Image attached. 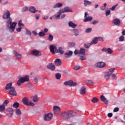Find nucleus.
<instances>
[{
    "instance_id": "obj_1",
    "label": "nucleus",
    "mask_w": 125,
    "mask_h": 125,
    "mask_svg": "<svg viewBox=\"0 0 125 125\" xmlns=\"http://www.w3.org/2000/svg\"><path fill=\"white\" fill-rule=\"evenodd\" d=\"M2 17L3 19H8L6 21V29L8 30L10 33H13L14 30H15V27H16L17 23L15 22H12V19L10 18V12H9V11L5 12Z\"/></svg>"
},
{
    "instance_id": "obj_2",
    "label": "nucleus",
    "mask_w": 125,
    "mask_h": 125,
    "mask_svg": "<svg viewBox=\"0 0 125 125\" xmlns=\"http://www.w3.org/2000/svg\"><path fill=\"white\" fill-rule=\"evenodd\" d=\"M5 89L8 91L9 94H10V95L12 96H16L17 95V93L16 92V90H15V87L12 86V83H7Z\"/></svg>"
},
{
    "instance_id": "obj_3",
    "label": "nucleus",
    "mask_w": 125,
    "mask_h": 125,
    "mask_svg": "<svg viewBox=\"0 0 125 125\" xmlns=\"http://www.w3.org/2000/svg\"><path fill=\"white\" fill-rule=\"evenodd\" d=\"M77 113L72 110H68L63 112L62 114V117L63 120H69L71 119L72 117L76 116Z\"/></svg>"
},
{
    "instance_id": "obj_4",
    "label": "nucleus",
    "mask_w": 125,
    "mask_h": 125,
    "mask_svg": "<svg viewBox=\"0 0 125 125\" xmlns=\"http://www.w3.org/2000/svg\"><path fill=\"white\" fill-rule=\"evenodd\" d=\"M114 71H115V68H110L108 69L106 72L105 73L104 75V79L106 81H108V80L110 79V77L114 73Z\"/></svg>"
},
{
    "instance_id": "obj_5",
    "label": "nucleus",
    "mask_w": 125,
    "mask_h": 125,
    "mask_svg": "<svg viewBox=\"0 0 125 125\" xmlns=\"http://www.w3.org/2000/svg\"><path fill=\"white\" fill-rule=\"evenodd\" d=\"M29 81H30V80L29 79V76H28L21 78L17 82V85L19 86H20V85H21V83H23L25 82H29Z\"/></svg>"
},
{
    "instance_id": "obj_6",
    "label": "nucleus",
    "mask_w": 125,
    "mask_h": 125,
    "mask_svg": "<svg viewBox=\"0 0 125 125\" xmlns=\"http://www.w3.org/2000/svg\"><path fill=\"white\" fill-rule=\"evenodd\" d=\"M52 117H53V114L51 113L45 114L43 115V120L45 122H49L52 119Z\"/></svg>"
},
{
    "instance_id": "obj_7",
    "label": "nucleus",
    "mask_w": 125,
    "mask_h": 125,
    "mask_svg": "<svg viewBox=\"0 0 125 125\" xmlns=\"http://www.w3.org/2000/svg\"><path fill=\"white\" fill-rule=\"evenodd\" d=\"M22 102L24 105H27L28 106H29V105L30 106H34L35 105V104L32 103V102H30L29 99L27 98H24L22 99Z\"/></svg>"
},
{
    "instance_id": "obj_8",
    "label": "nucleus",
    "mask_w": 125,
    "mask_h": 125,
    "mask_svg": "<svg viewBox=\"0 0 125 125\" xmlns=\"http://www.w3.org/2000/svg\"><path fill=\"white\" fill-rule=\"evenodd\" d=\"M31 55H33V56L39 57V56H41L42 55V53L36 49H34L31 51Z\"/></svg>"
},
{
    "instance_id": "obj_9",
    "label": "nucleus",
    "mask_w": 125,
    "mask_h": 125,
    "mask_svg": "<svg viewBox=\"0 0 125 125\" xmlns=\"http://www.w3.org/2000/svg\"><path fill=\"white\" fill-rule=\"evenodd\" d=\"M50 51L52 54H55V52H58V49L53 45H50Z\"/></svg>"
},
{
    "instance_id": "obj_10",
    "label": "nucleus",
    "mask_w": 125,
    "mask_h": 125,
    "mask_svg": "<svg viewBox=\"0 0 125 125\" xmlns=\"http://www.w3.org/2000/svg\"><path fill=\"white\" fill-rule=\"evenodd\" d=\"M7 113L6 115L8 116V117H9L10 118L12 117V115H13V109L11 108H8L6 109Z\"/></svg>"
},
{
    "instance_id": "obj_11",
    "label": "nucleus",
    "mask_w": 125,
    "mask_h": 125,
    "mask_svg": "<svg viewBox=\"0 0 125 125\" xmlns=\"http://www.w3.org/2000/svg\"><path fill=\"white\" fill-rule=\"evenodd\" d=\"M47 68L48 69V70L54 71V70H55V65L52 63H50L47 65Z\"/></svg>"
},
{
    "instance_id": "obj_12",
    "label": "nucleus",
    "mask_w": 125,
    "mask_h": 125,
    "mask_svg": "<svg viewBox=\"0 0 125 125\" xmlns=\"http://www.w3.org/2000/svg\"><path fill=\"white\" fill-rule=\"evenodd\" d=\"M73 55V52L72 51H69L68 52H66L64 54V56L65 58H70V57H72V56Z\"/></svg>"
},
{
    "instance_id": "obj_13",
    "label": "nucleus",
    "mask_w": 125,
    "mask_h": 125,
    "mask_svg": "<svg viewBox=\"0 0 125 125\" xmlns=\"http://www.w3.org/2000/svg\"><path fill=\"white\" fill-rule=\"evenodd\" d=\"M62 13H65V12H73V10L70 9L69 7H65L62 9Z\"/></svg>"
},
{
    "instance_id": "obj_14",
    "label": "nucleus",
    "mask_w": 125,
    "mask_h": 125,
    "mask_svg": "<svg viewBox=\"0 0 125 125\" xmlns=\"http://www.w3.org/2000/svg\"><path fill=\"white\" fill-rule=\"evenodd\" d=\"M60 107L57 106H54V112L56 115H59L60 114V111H61Z\"/></svg>"
},
{
    "instance_id": "obj_15",
    "label": "nucleus",
    "mask_w": 125,
    "mask_h": 125,
    "mask_svg": "<svg viewBox=\"0 0 125 125\" xmlns=\"http://www.w3.org/2000/svg\"><path fill=\"white\" fill-rule=\"evenodd\" d=\"M106 66V63L103 62H99L96 63V66L98 68H104Z\"/></svg>"
},
{
    "instance_id": "obj_16",
    "label": "nucleus",
    "mask_w": 125,
    "mask_h": 125,
    "mask_svg": "<svg viewBox=\"0 0 125 125\" xmlns=\"http://www.w3.org/2000/svg\"><path fill=\"white\" fill-rule=\"evenodd\" d=\"M14 54L17 59H22V55L20 54L18 52L16 51H14Z\"/></svg>"
},
{
    "instance_id": "obj_17",
    "label": "nucleus",
    "mask_w": 125,
    "mask_h": 125,
    "mask_svg": "<svg viewBox=\"0 0 125 125\" xmlns=\"http://www.w3.org/2000/svg\"><path fill=\"white\" fill-rule=\"evenodd\" d=\"M86 88L84 86H82L80 90V93L82 95H83V94H85L86 91Z\"/></svg>"
},
{
    "instance_id": "obj_18",
    "label": "nucleus",
    "mask_w": 125,
    "mask_h": 125,
    "mask_svg": "<svg viewBox=\"0 0 125 125\" xmlns=\"http://www.w3.org/2000/svg\"><path fill=\"white\" fill-rule=\"evenodd\" d=\"M54 63L56 65V66H60L61 64H62V62L61 61V60L60 59H57L54 61Z\"/></svg>"
},
{
    "instance_id": "obj_19",
    "label": "nucleus",
    "mask_w": 125,
    "mask_h": 125,
    "mask_svg": "<svg viewBox=\"0 0 125 125\" xmlns=\"http://www.w3.org/2000/svg\"><path fill=\"white\" fill-rule=\"evenodd\" d=\"M113 23L116 26H120L121 25V21L119 19H115L113 20Z\"/></svg>"
},
{
    "instance_id": "obj_20",
    "label": "nucleus",
    "mask_w": 125,
    "mask_h": 125,
    "mask_svg": "<svg viewBox=\"0 0 125 125\" xmlns=\"http://www.w3.org/2000/svg\"><path fill=\"white\" fill-rule=\"evenodd\" d=\"M101 100L103 101L105 104H108V100L103 95L101 96Z\"/></svg>"
},
{
    "instance_id": "obj_21",
    "label": "nucleus",
    "mask_w": 125,
    "mask_h": 125,
    "mask_svg": "<svg viewBox=\"0 0 125 125\" xmlns=\"http://www.w3.org/2000/svg\"><path fill=\"white\" fill-rule=\"evenodd\" d=\"M68 25L69 27H71V28H73V29H75V28H76V27H77V26H78L77 24H75L72 21H70L68 22Z\"/></svg>"
},
{
    "instance_id": "obj_22",
    "label": "nucleus",
    "mask_w": 125,
    "mask_h": 125,
    "mask_svg": "<svg viewBox=\"0 0 125 125\" xmlns=\"http://www.w3.org/2000/svg\"><path fill=\"white\" fill-rule=\"evenodd\" d=\"M84 83L86 85H90L91 84H93L94 82L92 80H87L84 81Z\"/></svg>"
},
{
    "instance_id": "obj_23",
    "label": "nucleus",
    "mask_w": 125,
    "mask_h": 125,
    "mask_svg": "<svg viewBox=\"0 0 125 125\" xmlns=\"http://www.w3.org/2000/svg\"><path fill=\"white\" fill-rule=\"evenodd\" d=\"M31 13H36L38 10H36V8L34 6H31L29 7V9H28Z\"/></svg>"
},
{
    "instance_id": "obj_24",
    "label": "nucleus",
    "mask_w": 125,
    "mask_h": 125,
    "mask_svg": "<svg viewBox=\"0 0 125 125\" xmlns=\"http://www.w3.org/2000/svg\"><path fill=\"white\" fill-rule=\"evenodd\" d=\"M98 42V38H97V37H95L90 42V44H91L92 45V44H97Z\"/></svg>"
},
{
    "instance_id": "obj_25",
    "label": "nucleus",
    "mask_w": 125,
    "mask_h": 125,
    "mask_svg": "<svg viewBox=\"0 0 125 125\" xmlns=\"http://www.w3.org/2000/svg\"><path fill=\"white\" fill-rule=\"evenodd\" d=\"M63 6V4L61 3H57V4L53 5V8H60Z\"/></svg>"
},
{
    "instance_id": "obj_26",
    "label": "nucleus",
    "mask_w": 125,
    "mask_h": 125,
    "mask_svg": "<svg viewBox=\"0 0 125 125\" xmlns=\"http://www.w3.org/2000/svg\"><path fill=\"white\" fill-rule=\"evenodd\" d=\"M93 18L91 16L85 18L83 20V22H91L92 21Z\"/></svg>"
},
{
    "instance_id": "obj_27",
    "label": "nucleus",
    "mask_w": 125,
    "mask_h": 125,
    "mask_svg": "<svg viewBox=\"0 0 125 125\" xmlns=\"http://www.w3.org/2000/svg\"><path fill=\"white\" fill-rule=\"evenodd\" d=\"M72 83H73V81L72 80L66 81L63 83V84H64V85H70V86H72Z\"/></svg>"
},
{
    "instance_id": "obj_28",
    "label": "nucleus",
    "mask_w": 125,
    "mask_h": 125,
    "mask_svg": "<svg viewBox=\"0 0 125 125\" xmlns=\"http://www.w3.org/2000/svg\"><path fill=\"white\" fill-rule=\"evenodd\" d=\"M79 54L81 55H85V49L81 48L79 51Z\"/></svg>"
},
{
    "instance_id": "obj_29",
    "label": "nucleus",
    "mask_w": 125,
    "mask_h": 125,
    "mask_svg": "<svg viewBox=\"0 0 125 125\" xmlns=\"http://www.w3.org/2000/svg\"><path fill=\"white\" fill-rule=\"evenodd\" d=\"M83 2L84 6H87V5H89L92 3L91 1L87 0H84Z\"/></svg>"
},
{
    "instance_id": "obj_30",
    "label": "nucleus",
    "mask_w": 125,
    "mask_h": 125,
    "mask_svg": "<svg viewBox=\"0 0 125 125\" xmlns=\"http://www.w3.org/2000/svg\"><path fill=\"white\" fill-rule=\"evenodd\" d=\"M5 111V106L0 104V113H3Z\"/></svg>"
},
{
    "instance_id": "obj_31",
    "label": "nucleus",
    "mask_w": 125,
    "mask_h": 125,
    "mask_svg": "<svg viewBox=\"0 0 125 125\" xmlns=\"http://www.w3.org/2000/svg\"><path fill=\"white\" fill-rule=\"evenodd\" d=\"M56 53H60V54H64V51L62 47H59L58 49V52H56Z\"/></svg>"
},
{
    "instance_id": "obj_32",
    "label": "nucleus",
    "mask_w": 125,
    "mask_h": 125,
    "mask_svg": "<svg viewBox=\"0 0 125 125\" xmlns=\"http://www.w3.org/2000/svg\"><path fill=\"white\" fill-rule=\"evenodd\" d=\"M33 102H38V101H39V97H38V95H35L33 96Z\"/></svg>"
},
{
    "instance_id": "obj_33",
    "label": "nucleus",
    "mask_w": 125,
    "mask_h": 125,
    "mask_svg": "<svg viewBox=\"0 0 125 125\" xmlns=\"http://www.w3.org/2000/svg\"><path fill=\"white\" fill-rule=\"evenodd\" d=\"M40 76H37L34 77V82L36 83L39 82V80H40Z\"/></svg>"
},
{
    "instance_id": "obj_34",
    "label": "nucleus",
    "mask_w": 125,
    "mask_h": 125,
    "mask_svg": "<svg viewBox=\"0 0 125 125\" xmlns=\"http://www.w3.org/2000/svg\"><path fill=\"white\" fill-rule=\"evenodd\" d=\"M16 114L17 116H21V110L20 109H16Z\"/></svg>"
},
{
    "instance_id": "obj_35",
    "label": "nucleus",
    "mask_w": 125,
    "mask_h": 125,
    "mask_svg": "<svg viewBox=\"0 0 125 125\" xmlns=\"http://www.w3.org/2000/svg\"><path fill=\"white\" fill-rule=\"evenodd\" d=\"M55 77L57 80H60L61 79V74L56 73L55 74Z\"/></svg>"
},
{
    "instance_id": "obj_36",
    "label": "nucleus",
    "mask_w": 125,
    "mask_h": 125,
    "mask_svg": "<svg viewBox=\"0 0 125 125\" xmlns=\"http://www.w3.org/2000/svg\"><path fill=\"white\" fill-rule=\"evenodd\" d=\"M25 30L26 35H27V36H30V37H31L32 36V32H31L30 30L27 29V28H25Z\"/></svg>"
},
{
    "instance_id": "obj_37",
    "label": "nucleus",
    "mask_w": 125,
    "mask_h": 125,
    "mask_svg": "<svg viewBox=\"0 0 125 125\" xmlns=\"http://www.w3.org/2000/svg\"><path fill=\"white\" fill-rule=\"evenodd\" d=\"M73 33L74 34V35L75 36L77 37V36L79 35V31H78V29H73Z\"/></svg>"
},
{
    "instance_id": "obj_38",
    "label": "nucleus",
    "mask_w": 125,
    "mask_h": 125,
    "mask_svg": "<svg viewBox=\"0 0 125 125\" xmlns=\"http://www.w3.org/2000/svg\"><path fill=\"white\" fill-rule=\"evenodd\" d=\"M99 100L97 98H96V97H94L92 99V100H91V101H92V102H93V103H96V102H98V101H99Z\"/></svg>"
},
{
    "instance_id": "obj_39",
    "label": "nucleus",
    "mask_w": 125,
    "mask_h": 125,
    "mask_svg": "<svg viewBox=\"0 0 125 125\" xmlns=\"http://www.w3.org/2000/svg\"><path fill=\"white\" fill-rule=\"evenodd\" d=\"M8 103H9V101L7 100H5V101L2 104V105L5 107V106H6L7 105V104H8Z\"/></svg>"
},
{
    "instance_id": "obj_40",
    "label": "nucleus",
    "mask_w": 125,
    "mask_h": 125,
    "mask_svg": "<svg viewBox=\"0 0 125 125\" xmlns=\"http://www.w3.org/2000/svg\"><path fill=\"white\" fill-rule=\"evenodd\" d=\"M20 104L19 103L16 102L15 103L13 104V107L14 108H18V107H19Z\"/></svg>"
},
{
    "instance_id": "obj_41",
    "label": "nucleus",
    "mask_w": 125,
    "mask_h": 125,
    "mask_svg": "<svg viewBox=\"0 0 125 125\" xmlns=\"http://www.w3.org/2000/svg\"><path fill=\"white\" fill-rule=\"evenodd\" d=\"M28 10H29V8L27 7H24L22 8L21 12H26V11H28Z\"/></svg>"
},
{
    "instance_id": "obj_42",
    "label": "nucleus",
    "mask_w": 125,
    "mask_h": 125,
    "mask_svg": "<svg viewBox=\"0 0 125 125\" xmlns=\"http://www.w3.org/2000/svg\"><path fill=\"white\" fill-rule=\"evenodd\" d=\"M48 41L49 42H52L53 41V36L51 34H49L48 36Z\"/></svg>"
},
{
    "instance_id": "obj_43",
    "label": "nucleus",
    "mask_w": 125,
    "mask_h": 125,
    "mask_svg": "<svg viewBox=\"0 0 125 125\" xmlns=\"http://www.w3.org/2000/svg\"><path fill=\"white\" fill-rule=\"evenodd\" d=\"M79 59L80 60H81V61H83V60H85L86 59V57H85L84 55L80 56Z\"/></svg>"
},
{
    "instance_id": "obj_44",
    "label": "nucleus",
    "mask_w": 125,
    "mask_h": 125,
    "mask_svg": "<svg viewBox=\"0 0 125 125\" xmlns=\"http://www.w3.org/2000/svg\"><path fill=\"white\" fill-rule=\"evenodd\" d=\"M39 37H44L45 36V33L43 32H40L38 34Z\"/></svg>"
},
{
    "instance_id": "obj_45",
    "label": "nucleus",
    "mask_w": 125,
    "mask_h": 125,
    "mask_svg": "<svg viewBox=\"0 0 125 125\" xmlns=\"http://www.w3.org/2000/svg\"><path fill=\"white\" fill-rule=\"evenodd\" d=\"M118 4L114 5L113 6H112L111 8H110V10L114 11V10L116 9V8L118 6Z\"/></svg>"
},
{
    "instance_id": "obj_46",
    "label": "nucleus",
    "mask_w": 125,
    "mask_h": 125,
    "mask_svg": "<svg viewBox=\"0 0 125 125\" xmlns=\"http://www.w3.org/2000/svg\"><path fill=\"white\" fill-rule=\"evenodd\" d=\"M91 31H92V28H88L85 30V33H90Z\"/></svg>"
},
{
    "instance_id": "obj_47",
    "label": "nucleus",
    "mask_w": 125,
    "mask_h": 125,
    "mask_svg": "<svg viewBox=\"0 0 125 125\" xmlns=\"http://www.w3.org/2000/svg\"><path fill=\"white\" fill-rule=\"evenodd\" d=\"M53 19L58 20V19H60V17H59L58 15H55L53 16Z\"/></svg>"
},
{
    "instance_id": "obj_48",
    "label": "nucleus",
    "mask_w": 125,
    "mask_h": 125,
    "mask_svg": "<svg viewBox=\"0 0 125 125\" xmlns=\"http://www.w3.org/2000/svg\"><path fill=\"white\" fill-rule=\"evenodd\" d=\"M92 45L90 44V42L89 44H84V46L85 47V48H89L90 47V46Z\"/></svg>"
},
{
    "instance_id": "obj_49",
    "label": "nucleus",
    "mask_w": 125,
    "mask_h": 125,
    "mask_svg": "<svg viewBox=\"0 0 125 125\" xmlns=\"http://www.w3.org/2000/svg\"><path fill=\"white\" fill-rule=\"evenodd\" d=\"M80 69H81V66L79 65H76L74 67V69L76 71H78V70H80Z\"/></svg>"
},
{
    "instance_id": "obj_50",
    "label": "nucleus",
    "mask_w": 125,
    "mask_h": 125,
    "mask_svg": "<svg viewBox=\"0 0 125 125\" xmlns=\"http://www.w3.org/2000/svg\"><path fill=\"white\" fill-rule=\"evenodd\" d=\"M125 41V37L124 36H121L119 37V42H124Z\"/></svg>"
},
{
    "instance_id": "obj_51",
    "label": "nucleus",
    "mask_w": 125,
    "mask_h": 125,
    "mask_svg": "<svg viewBox=\"0 0 125 125\" xmlns=\"http://www.w3.org/2000/svg\"><path fill=\"white\" fill-rule=\"evenodd\" d=\"M107 51L109 54H112L113 53V50H112L110 48H107Z\"/></svg>"
},
{
    "instance_id": "obj_52",
    "label": "nucleus",
    "mask_w": 125,
    "mask_h": 125,
    "mask_svg": "<svg viewBox=\"0 0 125 125\" xmlns=\"http://www.w3.org/2000/svg\"><path fill=\"white\" fill-rule=\"evenodd\" d=\"M69 44L70 47H74V46H75V45H76V44L74 42L69 43Z\"/></svg>"
},
{
    "instance_id": "obj_53",
    "label": "nucleus",
    "mask_w": 125,
    "mask_h": 125,
    "mask_svg": "<svg viewBox=\"0 0 125 125\" xmlns=\"http://www.w3.org/2000/svg\"><path fill=\"white\" fill-rule=\"evenodd\" d=\"M18 25L20 27H21V26H24V24L23 23H22V20H20V21H19V23H18Z\"/></svg>"
},
{
    "instance_id": "obj_54",
    "label": "nucleus",
    "mask_w": 125,
    "mask_h": 125,
    "mask_svg": "<svg viewBox=\"0 0 125 125\" xmlns=\"http://www.w3.org/2000/svg\"><path fill=\"white\" fill-rule=\"evenodd\" d=\"M111 14V11L110 10H107L105 12V15L106 16H108V15H110Z\"/></svg>"
},
{
    "instance_id": "obj_55",
    "label": "nucleus",
    "mask_w": 125,
    "mask_h": 125,
    "mask_svg": "<svg viewBox=\"0 0 125 125\" xmlns=\"http://www.w3.org/2000/svg\"><path fill=\"white\" fill-rule=\"evenodd\" d=\"M112 78L113 80H114L115 81H116V80H117V76H116V74H112Z\"/></svg>"
},
{
    "instance_id": "obj_56",
    "label": "nucleus",
    "mask_w": 125,
    "mask_h": 125,
    "mask_svg": "<svg viewBox=\"0 0 125 125\" xmlns=\"http://www.w3.org/2000/svg\"><path fill=\"white\" fill-rule=\"evenodd\" d=\"M108 49H107V48L106 47H104L103 49H101L102 51H103V52H107V50Z\"/></svg>"
},
{
    "instance_id": "obj_57",
    "label": "nucleus",
    "mask_w": 125,
    "mask_h": 125,
    "mask_svg": "<svg viewBox=\"0 0 125 125\" xmlns=\"http://www.w3.org/2000/svg\"><path fill=\"white\" fill-rule=\"evenodd\" d=\"M74 53L75 55H78V54H79L80 52H79V50L76 49L74 51Z\"/></svg>"
},
{
    "instance_id": "obj_58",
    "label": "nucleus",
    "mask_w": 125,
    "mask_h": 125,
    "mask_svg": "<svg viewBox=\"0 0 125 125\" xmlns=\"http://www.w3.org/2000/svg\"><path fill=\"white\" fill-rule=\"evenodd\" d=\"M58 16H61V14H62V9L60 10L59 12H57Z\"/></svg>"
},
{
    "instance_id": "obj_59",
    "label": "nucleus",
    "mask_w": 125,
    "mask_h": 125,
    "mask_svg": "<svg viewBox=\"0 0 125 125\" xmlns=\"http://www.w3.org/2000/svg\"><path fill=\"white\" fill-rule=\"evenodd\" d=\"M98 41H100V42H104V40L102 37H97Z\"/></svg>"
},
{
    "instance_id": "obj_60",
    "label": "nucleus",
    "mask_w": 125,
    "mask_h": 125,
    "mask_svg": "<svg viewBox=\"0 0 125 125\" xmlns=\"http://www.w3.org/2000/svg\"><path fill=\"white\" fill-rule=\"evenodd\" d=\"M107 117H108V118H112V117H113V113H108Z\"/></svg>"
},
{
    "instance_id": "obj_61",
    "label": "nucleus",
    "mask_w": 125,
    "mask_h": 125,
    "mask_svg": "<svg viewBox=\"0 0 125 125\" xmlns=\"http://www.w3.org/2000/svg\"><path fill=\"white\" fill-rule=\"evenodd\" d=\"M21 30H22V28H21V26H20V27H18L16 29V31H17V32H21Z\"/></svg>"
},
{
    "instance_id": "obj_62",
    "label": "nucleus",
    "mask_w": 125,
    "mask_h": 125,
    "mask_svg": "<svg viewBox=\"0 0 125 125\" xmlns=\"http://www.w3.org/2000/svg\"><path fill=\"white\" fill-rule=\"evenodd\" d=\"M92 24H93V25H96V24H98V21H94Z\"/></svg>"
},
{
    "instance_id": "obj_63",
    "label": "nucleus",
    "mask_w": 125,
    "mask_h": 125,
    "mask_svg": "<svg viewBox=\"0 0 125 125\" xmlns=\"http://www.w3.org/2000/svg\"><path fill=\"white\" fill-rule=\"evenodd\" d=\"M119 110H120L119 107H115V108H114V109L113 110V112H118L119 111Z\"/></svg>"
},
{
    "instance_id": "obj_64",
    "label": "nucleus",
    "mask_w": 125,
    "mask_h": 125,
    "mask_svg": "<svg viewBox=\"0 0 125 125\" xmlns=\"http://www.w3.org/2000/svg\"><path fill=\"white\" fill-rule=\"evenodd\" d=\"M32 34L34 36H38V33H37V32H36L35 31H32Z\"/></svg>"
}]
</instances>
